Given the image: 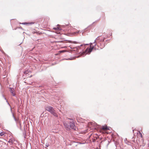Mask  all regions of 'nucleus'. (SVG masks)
<instances>
[{"instance_id": "f257e3e1", "label": "nucleus", "mask_w": 149, "mask_h": 149, "mask_svg": "<svg viewBox=\"0 0 149 149\" xmlns=\"http://www.w3.org/2000/svg\"><path fill=\"white\" fill-rule=\"evenodd\" d=\"M66 122H69L70 126L66 123L63 122V125L67 130L69 129V127L74 130H76L75 126V121L72 119L68 118Z\"/></svg>"}, {"instance_id": "f03ea898", "label": "nucleus", "mask_w": 149, "mask_h": 149, "mask_svg": "<svg viewBox=\"0 0 149 149\" xmlns=\"http://www.w3.org/2000/svg\"><path fill=\"white\" fill-rule=\"evenodd\" d=\"M45 109L47 111H49L54 116L58 117L57 114L56 113L54 109L52 107L49 106H47L45 108Z\"/></svg>"}, {"instance_id": "7ed1b4c3", "label": "nucleus", "mask_w": 149, "mask_h": 149, "mask_svg": "<svg viewBox=\"0 0 149 149\" xmlns=\"http://www.w3.org/2000/svg\"><path fill=\"white\" fill-rule=\"evenodd\" d=\"M104 40V39L101 37L100 36L96 38L94 42V43H95V46L96 44H97L98 45H99V43L100 45H101V43H100V42H103Z\"/></svg>"}, {"instance_id": "20e7f679", "label": "nucleus", "mask_w": 149, "mask_h": 149, "mask_svg": "<svg viewBox=\"0 0 149 149\" xmlns=\"http://www.w3.org/2000/svg\"><path fill=\"white\" fill-rule=\"evenodd\" d=\"M92 45V43H91L90 46L91 47V48H87L86 50V54L90 53L92 51V49L93 48V47H92V48L91 47V45Z\"/></svg>"}, {"instance_id": "39448f33", "label": "nucleus", "mask_w": 149, "mask_h": 149, "mask_svg": "<svg viewBox=\"0 0 149 149\" xmlns=\"http://www.w3.org/2000/svg\"><path fill=\"white\" fill-rule=\"evenodd\" d=\"M109 130V128H108L107 126H103L102 127L101 130H100V132H102V133H104V132L103 131L104 130Z\"/></svg>"}, {"instance_id": "423d86ee", "label": "nucleus", "mask_w": 149, "mask_h": 149, "mask_svg": "<svg viewBox=\"0 0 149 149\" xmlns=\"http://www.w3.org/2000/svg\"><path fill=\"white\" fill-rule=\"evenodd\" d=\"M10 91L11 92V93H12V95L13 96H14L15 95V94L14 93H13V91L14 90V89L10 88Z\"/></svg>"}, {"instance_id": "0eeeda50", "label": "nucleus", "mask_w": 149, "mask_h": 149, "mask_svg": "<svg viewBox=\"0 0 149 149\" xmlns=\"http://www.w3.org/2000/svg\"><path fill=\"white\" fill-rule=\"evenodd\" d=\"M53 29L55 30H61V29L58 27L54 28Z\"/></svg>"}, {"instance_id": "6e6552de", "label": "nucleus", "mask_w": 149, "mask_h": 149, "mask_svg": "<svg viewBox=\"0 0 149 149\" xmlns=\"http://www.w3.org/2000/svg\"><path fill=\"white\" fill-rule=\"evenodd\" d=\"M28 73V70H25L24 71V74H27Z\"/></svg>"}, {"instance_id": "1a4fd4ad", "label": "nucleus", "mask_w": 149, "mask_h": 149, "mask_svg": "<svg viewBox=\"0 0 149 149\" xmlns=\"http://www.w3.org/2000/svg\"><path fill=\"white\" fill-rule=\"evenodd\" d=\"M88 45V44H84V45H81L80 46H84L85 45Z\"/></svg>"}, {"instance_id": "9d476101", "label": "nucleus", "mask_w": 149, "mask_h": 149, "mask_svg": "<svg viewBox=\"0 0 149 149\" xmlns=\"http://www.w3.org/2000/svg\"><path fill=\"white\" fill-rule=\"evenodd\" d=\"M4 134L3 132H1L0 133V135L1 136H3Z\"/></svg>"}, {"instance_id": "9b49d317", "label": "nucleus", "mask_w": 149, "mask_h": 149, "mask_svg": "<svg viewBox=\"0 0 149 149\" xmlns=\"http://www.w3.org/2000/svg\"><path fill=\"white\" fill-rule=\"evenodd\" d=\"M98 128H99L100 129L101 128V127H100V125H98Z\"/></svg>"}, {"instance_id": "f8f14e48", "label": "nucleus", "mask_w": 149, "mask_h": 149, "mask_svg": "<svg viewBox=\"0 0 149 149\" xmlns=\"http://www.w3.org/2000/svg\"><path fill=\"white\" fill-rule=\"evenodd\" d=\"M140 134H141V137H142V134L141 133Z\"/></svg>"}, {"instance_id": "ddd939ff", "label": "nucleus", "mask_w": 149, "mask_h": 149, "mask_svg": "<svg viewBox=\"0 0 149 149\" xmlns=\"http://www.w3.org/2000/svg\"><path fill=\"white\" fill-rule=\"evenodd\" d=\"M46 146L47 147H48V146H49V145H46Z\"/></svg>"}, {"instance_id": "4468645a", "label": "nucleus", "mask_w": 149, "mask_h": 149, "mask_svg": "<svg viewBox=\"0 0 149 149\" xmlns=\"http://www.w3.org/2000/svg\"><path fill=\"white\" fill-rule=\"evenodd\" d=\"M26 24V23H24L23 24Z\"/></svg>"}]
</instances>
